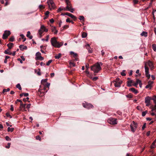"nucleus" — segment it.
<instances>
[{
  "label": "nucleus",
  "mask_w": 156,
  "mask_h": 156,
  "mask_svg": "<svg viewBox=\"0 0 156 156\" xmlns=\"http://www.w3.org/2000/svg\"><path fill=\"white\" fill-rule=\"evenodd\" d=\"M102 64H103L101 62H97L91 67V70L93 71L95 74L94 75H96V74L98 73L101 70V66Z\"/></svg>",
  "instance_id": "f257e3e1"
},
{
  "label": "nucleus",
  "mask_w": 156,
  "mask_h": 156,
  "mask_svg": "<svg viewBox=\"0 0 156 156\" xmlns=\"http://www.w3.org/2000/svg\"><path fill=\"white\" fill-rule=\"evenodd\" d=\"M56 37H53L51 39V42L52 45L55 48H59L63 45V43L58 42Z\"/></svg>",
  "instance_id": "f03ea898"
},
{
  "label": "nucleus",
  "mask_w": 156,
  "mask_h": 156,
  "mask_svg": "<svg viewBox=\"0 0 156 156\" xmlns=\"http://www.w3.org/2000/svg\"><path fill=\"white\" fill-rule=\"evenodd\" d=\"M109 123L111 124L114 125L117 124V119L114 118H111L108 120Z\"/></svg>",
  "instance_id": "7ed1b4c3"
},
{
  "label": "nucleus",
  "mask_w": 156,
  "mask_h": 156,
  "mask_svg": "<svg viewBox=\"0 0 156 156\" xmlns=\"http://www.w3.org/2000/svg\"><path fill=\"white\" fill-rule=\"evenodd\" d=\"M137 126V123L135 122L134 121H133L130 125L131 130L134 132L135 131V129L136 128Z\"/></svg>",
  "instance_id": "20e7f679"
},
{
  "label": "nucleus",
  "mask_w": 156,
  "mask_h": 156,
  "mask_svg": "<svg viewBox=\"0 0 156 156\" xmlns=\"http://www.w3.org/2000/svg\"><path fill=\"white\" fill-rule=\"evenodd\" d=\"M10 34V32L9 31H5L3 34L2 38L4 39H5L7 38L8 36Z\"/></svg>",
  "instance_id": "39448f33"
},
{
  "label": "nucleus",
  "mask_w": 156,
  "mask_h": 156,
  "mask_svg": "<svg viewBox=\"0 0 156 156\" xmlns=\"http://www.w3.org/2000/svg\"><path fill=\"white\" fill-rule=\"evenodd\" d=\"M152 98L149 96L146 97L145 98V102L147 106H148L150 105V101L151 100H152Z\"/></svg>",
  "instance_id": "423d86ee"
},
{
  "label": "nucleus",
  "mask_w": 156,
  "mask_h": 156,
  "mask_svg": "<svg viewBox=\"0 0 156 156\" xmlns=\"http://www.w3.org/2000/svg\"><path fill=\"white\" fill-rule=\"evenodd\" d=\"M66 2L67 6L66 8H64V10H66L69 8H72V5L69 0H66Z\"/></svg>",
  "instance_id": "0eeeda50"
},
{
  "label": "nucleus",
  "mask_w": 156,
  "mask_h": 156,
  "mask_svg": "<svg viewBox=\"0 0 156 156\" xmlns=\"http://www.w3.org/2000/svg\"><path fill=\"white\" fill-rule=\"evenodd\" d=\"M83 106L85 108H86L88 109L90 108H93V106L90 104L86 103H83Z\"/></svg>",
  "instance_id": "6e6552de"
},
{
  "label": "nucleus",
  "mask_w": 156,
  "mask_h": 156,
  "mask_svg": "<svg viewBox=\"0 0 156 156\" xmlns=\"http://www.w3.org/2000/svg\"><path fill=\"white\" fill-rule=\"evenodd\" d=\"M66 15H67L73 19L74 21L76 20L77 18L73 14L68 12H66Z\"/></svg>",
  "instance_id": "1a4fd4ad"
},
{
  "label": "nucleus",
  "mask_w": 156,
  "mask_h": 156,
  "mask_svg": "<svg viewBox=\"0 0 156 156\" xmlns=\"http://www.w3.org/2000/svg\"><path fill=\"white\" fill-rule=\"evenodd\" d=\"M122 82V81H119V82H115L114 83L115 87H119L120 86Z\"/></svg>",
  "instance_id": "9d476101"
},
{
  "label": "nucleus",
  "mask_w": 156,
  "mask_h": 156,
  "mask_svg": "<svg viewBox=\"0 0 156 156\" xmlns=\"http://www.w3.org/2000/svg\"><path fill=\"white\" fill-rule=\"evenodd\" d=\"M19 48L20 50L21 51H23L24 50H26L27 49V47L26 46H24L23 45H21L19 46Z\"/></svg>",
  "instance_id": "9b49d317"
},
{
  "label": "nucleus",
  "mask_w": 156,
  "mask_h": 156,
  "mask_svg": "<svg viewBox=\"0 0 156 156\" xmlns=\"http://www.w3.org/2000/svg\"><path fill=\"white\" fill-rule=\"evenodd\" d=\"M13 45V44L12 43H9L7 44V46L8 47V49H11Z\"/></svg>",
  "instance_id": "f8f14e48"
},
{
  "label": "nucleus",
  "mask_w": 156,
  "mask_h": 156,
  "mask_svg": "<svg viewBox=\"0 0 156 156\" xmlns=\"http://www.w3.org/2000/svg\"><path fill=\"white\" fill-rule=\"evenodd\" d=\"M47 3H48V5L49 8H50V9H51L50 8V4L51 5L54 3L53 0H49V1L47 2Z\"/></svg>",
  "instance_id": "ddd939ff"
},
{
  "label": "nucleus",
  "mask_w": 156,
  "mask_h": 156,
  "mask_svg": "<svg viewBox=\"0 0 156 156\" xmlns=\"http://www.w3.org/2000/svg\"><path fill=\"white\" fill-rule=\"evenodd\" d=\"M41 29L43 30V31L45 32H47L48 30V29L46 28L44 25H41Z\"/></svg>",
  "instance_id": "4468645a"
},
{
  "label": "nucleus",
  "mask_w": 156,
  "mask_h": 156,
  "mask_svg": "<svg viewBox=\"0 0 156 156\" xmlns=\"http://www.w3.org/2000/svg\"><path fill=\"white\" fill-rule=\"evenodd\" d=\"M27 37L29 38L30 39H32L33 38V36L31 35H30V33L29 31H28L27 32Z\"/></svg>",
  "instance_id": "2eb2a0df"
},
{
  "label": "nucleus",
  "mask_w": 156,
  "mask_h": 156,
  "mask_svg": "<svg viewBox=\"0 0 156 156\" xmlns=\"http://www.w3.org/2000/svg\"><path fill=\"white\" fill-rule=\"evenodd\" d=\"M133 83V81L131 80L127 81V86L128 87H131L132 86L131 83Z\"/></svg>",
  "instance_id": "dca6fc26"
},
{
  "label": "nucleus",
  "mask_w": 156,
  "mask_h": 156,
  "mask_svg": "<svg viewBox=\"0 0 156 156\" xmlns=\"http://www.w3.org/2000/svg\"><path fill=\"white\" fill-rule=\"evenodd\" d=\"M147 64L150 67L152 68L153 67V64L151 61H149L147 62Z\"/></svg>",
  "instance_id": "f3484780"
},
{
  "label": "nucleus",
  "mask_w": 156,
  "mask_h": 156,
  "mask_svg": "<svg viewBox=\"0 0 156 156\" xmlns=\"http://www.w3.org/2000/svg\"><path fill=\"white\" fill-rule=\"evenodd\" d=\"M70 54L72 55H73V57L74 58L77 57L78 56V55L76 53H75L72 51L70 52Z\"/></svg>",
  "instance_id": "a211bd4d"
},
{
  "label": "nucleus",
  "mask_w": 156,
  "mask_h": 156,
  "mask_svg": "<svg viewBox=\"0 0 156 156\" xmlns=\"http://www.w3.org/2000/svg\"><path fill=\"white\" fill-rule=\"evenodd\" d=\"M141 35L142 36H144L145 37H146L147 36V33L146 32L143 31L141 34Z\"/></svg>",
  "instance_id": "6ab92c4d"
},
{
  "label": "nucleus",
  "mask_w": 156,
  "mask_h": 156,
  "mask_svg": "<svg viewBox=\"0 0 156 156\" xmlns=\"http://www.w3.org/2000/svg\"><path fill=\"white\" fill-rule=\"evenodd\" d=\"M51 30H52V31L54 32L55 34H57V32H58V30H56V28L55 27H53V28Z\"/></svg>",
  "instance_id": "aec40b11"
},
{
  "label": "nucleus",
  "mask_w": 156,
  "mask_h": 156,
  "mask_svg": "<svg viewBox=\"0 0 156 156\" xmlns=\"http://www.w3.org/2000/svg\"><path fill=\"white\" fill-rule=\"evenodd\" d=\"M145 73H149V68L147 67L146 66V64H145Z\"/></svg>",
  "instance_id": "412c9836"
},
{
  "label": "nucleus",
  "mask_w": 156,
  "mask_h": 156,
  "mask_svg": "<svg viewBox=\"0 0 156 156\" xmlns=\"http://www.w3.org/2000/svg\"><path fill=\"white\" fill-rule=\"evenodd\" d=\"M152 0H151L150 2L149 3V7H147V8H145L144 9V11L147 10L150 8V7L151 6V5H152Z\"/></svg>",
  "instance_id": "4be33fe9"
},
{
  "label": "nucleus",
  "mask_w": 156,
  "mask_h": 156,
  "mask_svg": "<svg viewBox=\"0 0 156 156\" xmlns=\"http://www.w3.org/2000/svg\"><path fill=\"white\" fill-rule=\"evenodd\" d=\"M87 35V33L85 32H83L82 35V37L83 38H85Z\"/></svg>",
  "instance_id": "5701e85b"
},
{
  "label": "nucleus",
  "mask_w": 156,
  "mask_h": 156,
  "mask_svg": "<svg viewBox=\"0 0 156 156\" xmlns=\"http://www.w3.org/2000/svg\"><path fill=\"white\" fill-rule=\"evenodd\" d=\"M14 130V128H10L9 127H8V129H7V130H8V132L10 131L11 132H12Z\"/></svg>",
  "instance_id": "b1692460"
},
{
  "label": "nucleus",
  "mask_w": 156,
  "mask_h": 156,
  "mask_svg": "<svg viewBox=\"0 0 156 156\" xmlns=\"http://www.w3.org/2000/svg\"><path fill=\"white\" fill-rule=\"evenodd\" d=\"M26 104H23L22 101V102L20 103V106L23 108H26Z\"/></svg>",
  "instance_id": "393cba45"
},
{
  "label": "nucleus",
  "mask_w": 156,
  "mask_h": 156,
  "mask_svg": "<svg viewBox=\"0 0 156 156\" xmlns=\"http://www.w3.org/2000/svg\"><path fill=\"white\" fill-rule=\"evenodd\" d=\"M9 50L8 49H7V50H6L4 51V53L6 54H8L9 55H11L12 54V53L11 52H9L8 51H9Z\"/></svg>",
  "instance_id": "a878e982"
},
{
  "label": "nucleus",
  "mask_w": 156,
  "mask_h": 156,
  "mask_svg": "<svg viewBox=\"0 0 156 156\" xmlns=\"http://www.w3.org/2000/svg\"><path fill=\"white\" fill-rule=\"evenodd\" d=\"M61 55H62L61 53H59L58 55L55 56V58L56 59H58L61 57Z\"/></svg>",
  "instance_id": "bb28decb"
},
{
  "label": "nucleus",
  "mask_w": 156,
  "mask_h": 156,
  "mask_svg": "<svg viewBox=\"0 0 156 156\" xmlns=\"http://www.w3.org/2000/svg\"><path fill=\"white\" fill-rule=\"evenodd\" d=\"M36 56L37 57V59L38 58H39V57H40V56H41V53L40 52H37L36 53Z\"/></svg>",
  "instance_id": "cd10ccee"
},
{
  "label": "nucleus",
  "mask_w": 156,
  "mask_h": 156,
  "mask_svg": "<svg viewBox=\"0 0 156 156\" xmlns=\"http://www.w3.org/2000/svg\"><path fill=\"white\" fill-rule=\"evenodd\" d=\"M126 72L125 70H123L122 72L121 73V74L122 76H124L126 75V74L125 73Z\"/></svg>",
  "instance_id": "c85d7f7f"
},
{
  "label": "nucleus",
  "mask_w": 156,
  "mask_h": 156,
  "mask_svg": "<svg viewBox=\"0 0 156 156\" xmlns=\"http://www.w3.org/2000/svg\"><path fill=\"white\" fill-rule=\"evenodd\" d=\"M16 87L17 88H18L20 90H21L22 89V88L20 86V85L19 83H18L16 85Z\"/></svg>",
  "instance_id": "c756f323"
},
{
  "label": "nucleus",
  "mask_w": 156,
  "mask_h": 156,
  "mask_svg": "<svg viewBox=\"0 0 156 156\" xmlns=\"http://www.w3.org/2000/svg\"><path fill=\"white\" fill-rule=\"evenodd\" d=\"M152 48L154 51H156V44H153L152 45Z\"/></svg>",
  "instance_id": "7c9ffc66"
},
{
  "label": "nucleus",
  "mask_w": 156,
  "mask_h": 156,
  "mask_svg": "<svg viewBox=\"0 0 156 156\" xmlns=\"http://www.w3.org/2000/svg\"><path fill=\"white\" fill-rule=\"evenodd\" d=\"M154 83V82L153 81H149L148 82V84L151 86V87H152V85Z\"/></svg>",
  "instance_id": "2f4dec72"
},
{
  "label": "nucleus",
  "mask_w": 156,
  "mask_h": 156,
  "mask_svg": "<svg viewBox=\"0 0 156 156\" xmlns=\"http://www.w3.org/2000/svg\"><path fill=\"white\" fill-rule=\"evenodd\" d=\"M47 81H48L47 79H46L44 80H41V83L42 84H43V83H47Z\"/></svg>",
  "instance_id": "473e14b6"
},
{
  "label": "nucleus",
  "mask_w": 156,
  "mask_h": 156,
  "mask_svg": "<svg viewBox=\"0 0 156 156\" xmlns=\"http://www.w3.org/2000/svg\"><path fill=\"white\" fill-rule=\"evenodd\" d=\"M147 113V110L143 112H142V116H144Z\"/></svg>",
  "instance_id": "72a5a7b5"
},
{
  "label": "nucleus",
  "mask_w": 156,
  "mask_h": 156,
  "mask_svg": "<svg viewBox=\"0 0 156 156\" xmlns=\"http://www.w3.org/2000/svg\"><path fill=\"white\" fill-rule=\"evenodd\" d=\"M46 46H43V45H41L40 46V48H41V49H42L44 50H45L46 49Z\"/></svg>",
  "instance_id": "f704fd0d"
},
{
  "label": "nucleus",
  "mask_w": 156,
  "mask_h": 156,
  "mask_svg": "<svg viewBox=\"0 0 156 156\" xmlns=\"http://www.w3.org/2000/svg\"><path fill=\"white\" fill-rule=\"evenodd\" d=\"M121 80H120V79L119 78H117L115 79V80L113 81V83H115V82H119V81H120Z\"/></svg>",
  "instance_id": "c9c22d12"
},
{
  "label": "nucleus",
  "mask_w": 156,
  "mask_h": 156,
  "mask_svg": "<svg viewBox=\"0 0 156 156\" xmlns=\"http://www.w3.org/2000/svg\"><path fill=\"white\" fill-rule=\"evenodd\" d=\"M79 19L80 20H82L84 22V17L83 16H79Z\"/></svg>",
  "instance_id": "e433bc0d"
},
{
  "label": "nucleus",
  "mask_w": 156,
  "mask_h": 156,
  "mask_svg": "<svg viewBox=\"0 0 156 156\" xmlns=\"http://www.w3.org/2000/svg\"><path fill=\"white\" fill-rule=\"evenodd\" d=\"M151 109L152 112H153L154 110L156 111V105H155L154 106L152 107Z\"/></svg>",
  "instance_id": "4c0bfd02"
},
{
  "label": "nucleus",
  "mask_w": 156,
  "mask_h": 156,
  "mask_svg": "<svg viewBox=\"0 0 156 156\" xmlns=\"http://www.w3.org/2000/svg\"><path fill=\"white\" fill-rule=\"evenodd\" d=\"M10 90V89L9 88H7V89H4L3 90V93H4L5 92H6L7 91H9Z\"/></svg>",
  "instance_id": "58836bf2"
},
{
  "label": "nucleus",
  "mask_w": 156,
  "mask_h": 156,
  "mask_svg": "<svg viewBox=\"0 0 156 156\" xmlns=\"http://www.w3.org/2000/svg\"><path fill=\"white\" fill-rule=\"evenodd\" d=\"M39 35H40V37H41L42 36V34L43 32V31L41 30H39Z\"/></svg>",
  "instance_id": "ea45409f"
},
{
  "label": "nucleus",
  "mask_w": 156,
  "mask_h": 156,
  "mask_svg": "<svg viewBox=\"0 0 156 156\" xmlns=\"http://www.w3.org/2000/svg\"><path fill=\"white\" fill-rule=\"evenodd\" d=\"M52 60H49L46 63V65L48 66H49L50 64L52 62Z\"/></svg>",
  "instance_id": "a19ab883"
},
{
  "label": "nucleus",
  "mask_w": 156,
  "mask_h": 156,
  "mask_svg": "<svg viewBox=\"0 0 156 156\" xmlns=\"http://www.w3.org/2000/svg\"><path fill=\"white\" fill-rule=\"evenodd\" d=\"M67 10L69 11H70L71 12H73L74 9L72 8H69V9H67Z\"/></svg>",
  "instance_id": "79ce46f5"
},
{
  "label": "nucleus",
  "mask_w": 156,
  "mask_h": 156,
  "mask_svg": "<svg viewBox=\"0 0 156 156\" xmlns=\"http://www.w3.org/2000/svg\"><path fill=\"white\" fill-rule=\"evenodd\" d=\"M36 139H37V140H39L40 141H41V137L39 135L36 136Z\"/></svg>",
  "instance_id": "37998d69"
},
{
  "label": "nucleus",
  "mask_w": 156,
  "mask_h": 156,
  "mask_svg": "<svg viewBox=\"0 0 156 156\" xmlns=\"http://www.w3.org/2000/svg\"><path fill=\"white\" fill-rule=\"evenodd\" d=\"M126 97L127 98H132L133 97V95H132L131 94H129L126 95Z\"/></svg>",
  "instance_id": "c03bdc74"
},
{
  "label": "nucleus",
  "mask_w": 156,
  "mask_h": 156,
  "mask_svg": "<svg viewBox=\"0 0 156 156\" xmlns=\"http://www.w3.org/2000/svg\"><path fill=\"white\" fill-rule=\"evenodd\" d=\"M64 10V8H61V7H60L58 10L57 12H59L60 11Z\"/></svg>",
  "instance_id": "a18cd8bd"
},
{
  "label": "nucleus",
  "mask_w": 156,
  "mask_h": 156,
  "mask_svg": "<svg viewBox=\"0 0 156 156\" xmlns=\"http://www.w3.org/2000/svg\"><path fill=\"white\" fill-rule=\"evenodd\" d=\"M14 38L13 36H12L10 38H9V41L12 42L14 41Z\"/></svg>",
  "instance_id": "49530a36"
},
{
  "label": "nucleus",
  "mask_w": 156,
  "mask_h": 156,
  "mask_svg": "<svg viewBox=\"0 0 156 156\" xmlns=\"http://www.w3.org/2000/svg\"><path fill=\"white\" fill-rule=\"evenodd\" d=\"M5 139L6 140L9 141L11 140V139L9 138V137L8 136H6L5 137Z\"/></svg>",
  "instance_id": "de8ad7c7"
},
{
  "label": "nucleus",
  "mask_w": 156,
  "mask_h": 156,
  "mask_svg": "<svg viewBox=\"0 0 156 156\" xmlns=\"http://www.w3.org/2000/svg\"><path fill=\"white\" fill-rule=\"evenodd\" d=\"M146 76L147 77L148 79H149L150 76L151 75L149 74V73H145Z\"/></svg>",
  "instance_id": "09e8293b"
},
{
  "label": "nucleus",
  "mask_w": 156,
  "mask_h": 156,
  "mask_svg": "<svg viewBox=\"0 0 156 156\" xmlns=\"http://www.w3.org/2000/svg\"><path fill=\"white\" fill-rule=\"evenodd\" d=\"M87 48L88 50V52L89 53H92V50L90 47V48L87 47Z\"/></svg>",
  "instance_id": "8fccbe9b"
},
{
  "label": "nucleus",
  "mask_w": 156,
  "mask_h": 156,
  "mask_svg": "<svg viewBox=\"0 0 156 156\" xmlns=\"http://www.w3.org/2000/svg\"><path fill=\"white\" fill-rule=\"evenodd\" d=\"M51 8H50L51 9H55V4L54 3L53 4L51 5Z\"/></svg>",
  "instance_id": "3c124183"
},
{
  "label": "nucleus",
  "mask_w": 156,
  "mask_h": 156,
  "mask_svg": "<svg viewBox=\"0 0 156 156\" xmlns=\"http://www.w3.org/2000/svg\"><path fill=\"white\" fill-rule=\"evenodd\" d=\"M146 127V123H144L143 126L142 127V130H144L145 128Z\"/></svg>",
  "instance_id": "603ef678"
},
{
  "label": "nucleus",
  "mask_w": 156,
  "mask_h": 156,
  "mask_svg": "<svg viewBox=\"0 0 156 156\" xmlns=\"http://www.w3.org/2000/svg\"><path fill=\"white\" fill-rule=\"evenodd\" d=\"M141 82V81L139 80V79H136V83H137V84H139L140 83V82Z\"/></svg>",
  "instance_id": "864d4df0"
},
{
  "label": "nucleus",
  "mask_w": 156,
  "mask_h": 156,
  "mask_svg": "<svg viewBox=\"0 0 156 156\" xmlns=\"http://www.w3.org/2000/svg\"><path fill=\"white\" fill-rule=\"evenodd\" d=\"M98 79V77L95 76L93 78L92 80L94 81H95Z\"/></svg>",
  "instance_id": "5fc2aeb1"
},
{
  "label": "nucleus",
  "mask_w": 156,
  "mask_h": 156,
  "mask_svg": "<svg viewBox=\"0 0 156 156\" xmlns=\"http://www.w3.org/2000/svg\"><path fill=\"white\" fill-rule=\"evenodd\" d=\"M37 59L38 60H40L41 61H42V60H44V58L43 57L41 56H40V57L38 58Z\"/></svg>",
  "instance_id": "6e6d98bb"
},
{
  "label": "nucleus",
  "mask_w": 156,
  "mask_h": 156,
  "mask_svg": "<svg viewBox=\"0 0 156 156\" xmlns=\"http://www.w3.org/2000/svg\"><path fill=\"white\" fill-rule=\"evenodd\" d=\"M31 105L30 104H29L27 105L26 106V108L27 109L29 108H30Z\"/></svg>",
  "instance_id": "4d7b16f0"
},
{
  "label": "nucleus",
  "mask_w": 156,
  "mask_h": 156,
  "mask_svg": "<svg viewBox=\"0 0 156 156\" xmlns=\"http://www.w3.org/2000/svg\"><path fill=\"white\" fill-rule=\"evenodd\" d=\"M11 145V144L10 143H8L7 144V146H5V147L7 148H9L10 147V145Z\"/></svg>",
  "instance_id": "13d9d810"
},
{
  "label": "nucleus",
  "mask_w": 156,
  "mask_h": 156,
  "mask_svg": "<svg viewBox=\"0 0 156 156\" xmlns=\"http://www.w3.org/2000/svg\"><path fill=\"white\" fill-rule=\"evenodd\" d=\"M133 2L134 4H136L138 3V1L137 0H133Z\"/></svg>",
  "instance_id": "bf43d9fd"
},
{
  "label": "nucleus",
  "mask_w": 156,
  "mask_h": 156,
  "mask_svg": "<svg viewBox=\"0 0 156 156\" xmlns=\"http://www.w3.org/2000/svg\"><path fill=\"white\" fill-rule=\"evenodd\" d=\"M6 115L7 117H9L10 118L12 117V116L9 114V113H6Z\"/></svg>",
  "instance_id": "052dcab7"
},
{
  "label": "nucleus",
  "mask_w": 156,
  "mask_h": 156,
  "mask_svg": "<svg viewBox=\"0 0 156 156\" xmlns=\"http://www.w3.org/2000/svg\"><path fill=\"white\" fill-rule=\"evenodd\" d=\"M69 26L67 25H65L63 27V29H66L69 27Z\"/></svg>",
  "instance_id": "680f3d73"
},
{
  "label": "nucleus",
  "mask_w": 156,
  "mask_h": 156,
  "mask_svg": "<svg viewBox=\"0 0 156 156\" xmlns=\"http://www.w3.org/2000/svg\"><path fill=\"white\" fill-rule=\"evenodd\" d=\"M133 85L134 86H135L136 87H137V86L138 84H137V83H135L133 81Z\"/></svg>",
  "instance_id": "e2e57ef3"
},
{
  "label": "nucleus",
  "mask_w": 156,
  "mask_h": 156,
  "mask_svg": "<svg viewBox=\"0 0 156 156\" xmlns=\"http://www.w3.org/2000/svg\"><path fill=\"white\" fill-rule=\"evenodd\" d=\"M132 91L134 92L136 91V89L134 88H131L130 89Z\"/></svg>",
  "instance_id": "0e129e2a"
},
{
  "label": "nucleus",
  "mask_w": 156,
  "mask_h": 156,
  "mask_svg": "<svg viewBox=\"0 0 156 156\" xmlns=\"http://www.w3.org/2000/svg\"><path fill=\"white\" fill-rule=\"evenodd\" d=\"M145 88H149V89H151V86H150V85H149L148 84L147 85V86H146L145 87Z\"/></svg>",
  "instance_id": "69168bd1"
},
{
  "label": "nucleus",
  "mask_w": 156,
  "mask_h": 156,
  "mask_svg": "<svg viewBox=\"0 0 156 156\" xmlns=\"http://www.w3.org/2000/svg\"><path fill=\"white\" fill-rule=\"evenodd\" d=\"M38 72L37 73L38 75L39 76H40L41 75V73L40 72V69H38Z\"/></svg>",
  "instance_id": "338daca9"
},
{
  "label": "nucleus",
  "mask_w": 156,
  "mask_h": 156,
  "mask_svg": "<svg viewBox=\"0 0 156 156\" xmlns=\"http://www.w3.org/2000/svg\"><path fill=\"white\" fill-rule=\"evenodd\" d=\"M49 13V12L48 11H47L45 13V15L46 16H48V15Z\"/></svg>",
  "instance_id": "774afa93"
}]
</instances>
